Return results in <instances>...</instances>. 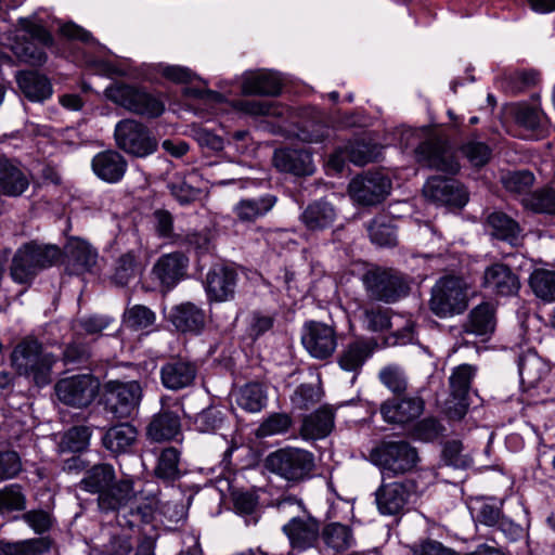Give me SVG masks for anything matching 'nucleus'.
<instances>
[{
  "instance_id": "obj_18",
  "label": "nucleus",
  "mask_w": 555,
  "mask_h": 555,
  "mask_svg": "<svg viewBox=\"0 0 555 555\" xmlns=\"http://www.w3.org/2000/svg\"><path fill=\"white\" fill-rule=\"evenodd\" d=\"M477 373V367L470 364H461L453 369L450 377V393L456 400L454 406L448 408L451 418L461 420L467 412V397L472 387L473 379Z\"/></svg>"
},
{
  "instance_id": "obj_8",
  "label": "nucleus",
  "mask_w": 555,
  "mask_h": 555,
  "mask_svg": "<svg viewBox=\"0 0 555 555\" xmlns=\"http://www.w3.org/2000/svg\"><path fill=\"white\" fill-rule=\"evenodd\" d=\"M59 258L60 249L56 246L28 243L16 250L10 274L16 283L28 284L39 271L51 267Z\"/></svg>"
},
{
  "instance_id": "obj_47",
  "label": "nucleus",
  "mask_w": 555,
  "mask_h": 555,
  "mask_svg": "<svg viewBox=\"0 0 555 555\" xmlns=\"http://www.w3.org/2000/svg\"><path fill=\"white\" fill-rule=\"evenodd\" d=\"M540 82V73L535 69L515 70L505 75L503 87L512 95H517L537 86Z\"/></svg>"
},
{
  "instance_id": "obj_38",
  "label": "nucleus",
  "mask_w": 555,
  "mask_h": 555,
  "mask_svg": "<svg viewBox=\"0 0 555 555\" xmlns=\"http://www.w3.org/2000/svg\"><path fill=\"white\" fill-rule=\"evenodd\" d=\"M374 341L357 339L349 343L338 356L341 370L358 373L374 351Z\"/></svg>"
},
{
  "instance_id": "obj_57",
  "label": "nucleus",
  "mask_w": 555,
  "mask_h": 555,
  "mask_svg": "<svg viewBox=\"0 0 555 555\" xmlns=\"http://www.w3.org/2000/svg\"><path fill=\"white\" fill-rule=\"evenodd\" d=\"M293 420L287 413H272L264 418L256 429L258 438H266L274 435H282L288 431Z\"/></svg>"
},
{
  "instance_id": "obj_49",
  "label": "nucleus",
  "mask_w": 555,
  "mask_h": 555,
  "mask_svg": "<svg viewBox=\"0 0 555 555\" xmlns=\"http://www.w3.org/2000/svg\"><path fill=\"white\" fill-rule=\"evenodd\" d=\"M518 371L522 384L535 386L544 373V363L535 352H528L519 358Z\"/></svg>"
},
{
  "instance_id": "obj_25",
  "label": "nucleus",
  "mask_w": 555,
  "mask_h": 555,
  "mask_svg": "<svg viewBox=\"0 0 555 555\" xmlns=\"http://www.w3.org/2000/svg\"><path fill=\"white\" fill-rule=\"evenodd\" d=\"M424 411L420 397L392 398L380 405L383 418L392 424H406L416 420Z\"/></svg>"
},
{
  "instance_id": "obj_64",
  "label": "nucleus",
  "mask_w": 555,
  "mask_h": 555,
  "mask_svg": "<svg viewBox=\"0 0 555 555\" xmlns=\"http://www.w3.org/2000/svg\"><path fill=\"white\" fill-rule=\"evenodd\" d=\"M463 155L475 167L485 166L491 158V149L483 142L470 140L461 147Z\"/></svg>"
},
{
  "instance_id": "obj_12",
  "label": "nucleus",
  "mask_w": 555,
  "mask_h": 555,
  "mask_svg": "<svg viewBox=\"0 0 555 555\" xmlns=\"http://www.w3.org/2000/svg\"><path fill=\"white\" fill-rule=\"evenodd\" d=\"M142 387L135 382L108 380L103 387L105 410L117 418L131 417L140 405Z\"/></svg>"
},
{
  "instance_id": "obj_31",
  "label": "nucleus",
  "mask_w": 555,
  "mask_h": 555,
  "mask_svg": "<svg viewBox=\"0 0 555 555\" xmlns=\"http://www.w3.org/2000/svg\"><path fill=\"white\" fill-rule=\"evenodd\" d=\"M383 146L365 139L349 142L343 150L337 151L331 158L335 166H340L337 160L348 159L357 166H364L376 162L382 155Z\"/></svg>"
},
{
  "instance_id": "obj_27",
  "label": "nucleus",
  "mask_w": 555,
  "mask_h": 555,
  "mask_svg": "<svg viewBox=\"0 0 555 555\" xmlns=\"http://www.w3.org/2000/svg\"><path fill=\"white\" fill-rule=\"evenodd\" d=\"M91 168L100 180L107 183H117L127 172L128 163L119 152L106 150L93 156Z\"/></svg>"
},
{
  "instance_id": "obj_5",
  "label": "nucleus",
  "mask_w": 555,
  "mask_h": 555,
  "mask_svg": "<svg viewBox=\"0 0 555 555\" xmlns=\"http://www.w3.org/2000/svg\"><path fill=\"white\" fill-rule=\"evenodd\" d=\"M370 459L383 479L408 474L420 461L416 448L406 440H383L371 451Z\"/></svg>"
},
{
  "instance_id": "obj_55",
  "label": "nucleus",
  "mask_w": 555,
  "mask_h": 555,
  "mask_svg": "<svg viewBox=\"0 0 555 555\" xmlns=\"http://www.w3.org/2000/svg\"><path fill=\"white\" fill-rule=\"evenodd\" d=\"M91 357L92 352L88 344L74 340L65 347L62 361L69 369H79L87 366Z\"/></svg>"
},
{
  "instance_id": "obj_34",
  "label": "nucleus",
  "mask_w": 555,
  "mask_h": 555,
  "mask_svg": "<svg viewBox=\"0 0 555 555\" xmlns=\"http://www.w3.org/2000/svg\"><path fill=\"white\" fill-rule=\"evenodd\" d=\"M495 325V307L489 301H483L470 310L463 330L476 336H488L494 332Z\"/></svg>"
},
{
  "instance_id": "obj_4",
  "label": "nucleus",
  "mask_w": 555,
  "mask_h": 555,
  "mask_svg": "<svg viewBox=\"0 0 555 555\" xmlns=\"http://www.w3.org/2000/svg\"><path fill=\"white\" fill-rule=\"evenodd\" d=\"M12 364L20 375L31 378L38 387L47 386L52 380V367L57 358L43 352L41 343L34 337L20 341L12 352Z\"/></svg>"
},
{
  "instance_id": "obj_15",
  "label": "nucleus",
  "mask_w": 555,
  "mask_h": 555,
  "mask_svg": "<svg viewBox=\"0 0 555 555\" xmlns=\"http://www.w3.org/2000/svg\"><path fill=\"white\" fill-rule=\"evenodd\" d=\"M391 181L382 172H366L349 183V194L353 201L363 206L382 203L390 193Z\"/></svg>"
},
{
  "instance_id": "obj_22",
  "label": "nucleus",
  "mask_w": 555,
  "mask_h": 555,
  "mask_svg": "<svg viewBox=\"0 0 555 555\" xmlns=\"http://www.w3.org/2000/svg\"><path fill=\"white\" fill-rule=\"evenodd\" d=\"M481 287L496 296H513L518 293L520 281L509 266L495 262L485 269Z\"/></svg>"
},
{
  "instance_id": "obj_32",
  "label": "nucleus",
  "mask_w": 555,
  "mask_h": 555,
  "mask_svg": "<svg viewBox=\"0 0 555 555\" xmlns=\"http://www.w3.org/2000/svg\"><path fill=\"white\" fill-rule=\"evenodd\" d=\"M334 428V412L323 405L315 412L305 416L300 427V436L305 440H318L327 437Z\"/></svg>"
},
{
  "instance_id": "obj_17",
  "label": "nucleus",
  "mask_w": 555,
  "mask_h": 555,
  "mask_svg": "<svg viewBox=\"0 0 555 555\" xmlns=\"http://www.w3.org/2000/svg\"><path fill=\"white\" fill-rule=\"evenodd\" d=\"M198 365L183 357H172L165 362L159 371L162 385L168 390H182L194 385Z\"/></svg>"
},
{
  "instance_id": "obj_7",
  "label": "nucleus",
  "mask_w": 555,
  "mask_h": 555,
  "mask_svg": "<svg viewBox=\"0 0 555 555\" xmlns=\"http://www.w3.org/2000/svg\"><path fill=\"white\" fill-rule=\"evenodd\" d=\"M106 98L125 109L146 118H157L165 112V103L158 94L145 88L113 83L105 89Z\"/></svg>"
},
{
  "instance_id": "obj_3",
  "label": "nucleus",
  "mask_w": 555,
  "mask_h": 555,
  "mask_svg": "<svg viewBox=\"0 0 555 555\" xmlns=\"http://www.w3.org/2000/svg\"><path fill=\"white\" fill-rule=\"evenodd\" d=\"M18 26L21 29L9 37L10 50L23 63L43 65L48 60L46 49L54 46L53 36L43 25L28 17H21Z\"/></svg>"
},
{
  "instance_id": "obj_58",
  "label": "nucleus",
  "mask_w": 555,
  "mask_h": 555,
  "mask_svg": "<svg viewBox=\"0 0 555 555\" xmlns=\"http://www.w3.org/2000/svg\"><path fill=\"white\" fill-rule=\"evenodd\" d=\"M380 383L396 396H400L408 389V378L404 371L395 364L383 367L378 374Z\"/></svg>"
},
{
  "instance_id": "obj_10",
  "label": "nucleus",
  "mask_w": 555,
  "mask_h": 555,
  "mask_svg": "<svg viewBox=\"0 0 555 555\" xmlns=\"http://www.w3.org/2000/svg\"><path fill=\"white\" fill-rule=\"evenodd\" d=\"M468 306L465 282L456 276H443L431 288L429 309L439 318L463 313Z\"/></svg>"
},
{
  "instance_id": "obj_23",
  "label": "nucleus",
  "mask_w": 555,
  "mask_h": 555,
  "mask_svg": "<svg viewBox=\"0 0 555 555\" xmlns=\"http://www.w3.org/2000/svg\"><path fill=\"white\" fill-rule=\"evenodd\" d=\"M188 267L189 258L181 251H173L160 256L152 273L164 289L170 291L186 276Z\"/></svg>"
},
{
  "instance_id": "obj_45",
  "label": "nucleus",
  "mask_w": 555,
  "mask_h": 555,
  "mask_svg": "<svg viewBox=\"0 0 555 555\" xmlns=\"http://www.w3.org/2000/svg\"><path fill=\"white\" fill-rule=\"evenodd\" d=\"M330 132L331 128L326 122L325 114L314 112L312 117L299 127L297 137L307 143H319L328 138Z\"/></svg>"
},
{
  "instance_id": "obj_35",
  "label": "nucleus",
  "mask_w": 555,
  "mask_h": 555,
  "mask_svg": "<svg viewBox=\"0 0 555 555\" xmlns=\"http://www.w3.org/2000/svg\"><path fill=\"white\" fill-rule=\"evenodd\" d=\"M169 320L178 331L197 334L205 326V312L193 302H182L171 309Z\"/></svg>"
},
{
  "instance_id": "obj_43",
  "label": "nucleus",
  "mask_w": 555,
  "mask_h": 555,
  "mask_svg": "<svg viewBox=\"0 0 555 555\" xmlns=\"http://www.w3.org/2000/svg\"><path fill=\"white\" fill-rule=\"evenodd\" d=\"M268 396L263 384L251 382L240 388L236 403L249 413L260 412L267 405Z\"/></svg>"
},
{
  "instance_id": "obj_52",
  "label": "nucleus",
  "mask_w": 555,
  "mask_h": 555,
  "mask_svg": "<svg viewBox=\"0 0 555 555\" xmlns=\"http://www.w3.org/2000/svg\"><path fill=\"white\" fill-rule=\"evenodd\" d=\"M501 182L504 189L516 195H528V191L533 186L535 177L530 170H514L502 175Z\"/></svg>"
},
{
  "instance_id": "obj_59",
  "label": "nucleus",
  "mask_w": 555,
  "mask_h": 555,
  "mask_svg": "<svg viewBox=\"0 0 555 555\" xmlns=\"http://www.w3.org/2000/svg\"><path fill=\"white\" fill-rule=\"evenodd\" d=\"M124 319L128 327L144 330L155 323L156 315L149 307L134 305L125 311Z\"/></svg>"
},
{
  "instance_id": "obj_37",
  "label": "nucleus",
  "mask_w": 555,
  "mask_h": 555,
  "mask_svg": "<svg viewBox=\"0 0 555 555\" xmlns=\"http://www.w3.org/2000/svg\"><path fill=\"white\" fill-rule=\"evenodd\" d=\"M16 81L22 93L31 102H43L52 95L50 80L35 70L21 72Z\"/></svg>"
},
{
  "instance_id": "obj_30",
  "label": "nucleus",
  "mask_w": 555,
  "mask_h": 555,
  "mask_svg": "<svg viewBox=\"0 0 555 555\" xmlns=\"http://www.w3.org/2000/svg\"><path fill=\"white\" fill-rule=\"evenodd\" d=\"M274 166L283 172L309 176L314 171L311 154L306 150L282 149L274 152Z\"/></svg>"
},
{
  "instance_id": "obj_62",
  "label": "nucleus",
  "mask_w": 555,
  "mask_h": 555,
  "mask_svg": "<svg viewBox=\"0 0 555 555\" xmlns=\"http://www.w3.org/2000/svg\"><path fill=\"white\" fill-rule=\"evenodd\" d=\"M363 321L366 330L371 332H383L391 326L390 310L379 306L363 308Z\"/></svg>"
},
{
  "instance_id": "obj_16",
  "label": "nucleus",
  "mask_w": 555,
  "mask_h": 555,
  "mask_svg": "<svg viewBox=\"0 0 555 555\" xmlns=\"http://www.w3.org/2000/svg\"><path fill=\"white\" fill-rule=\"evenodd\" d=\"M301 341L306 350L320 360L330 358L337 347L334 327L317 321L305 324Z\"/></svg>"
},
{
  "instance_id": "obj_33",
  "label": "nucleus",
  "mask_w": 555,
  "mask_h": 555,
  "mask_svg": "<svg viewBox=\"0 0 555 555\" xmlns=\"http://www.w3.org/2000/svg\"><path fill=\"white\" fill-rule=\"evenodd\" d=\"M282 89L281 79L268 70L247 73L243 77L242 92L249 95L275 96Z\"/></svg>"
},
{
  "instance_id": "obj_2",
  "label": "nucleus",
  "mask_w": 555,
  "mask_h": 555,
  "mask_svg": "<svg viewBox=\"0 0 555 555\" xmlns=\"http://www.w3.org/2000/svg\"><path fill=\"white\" fill-rule=\"evenodd\" d=\"M405 147H415L420 163L449 175H456L460 164L446 140L430 134L426 128L408 129L401 134Z\"/></svg>"
},
{
  "instance_id": "obj_13",
  "label": "nucleus",
  "mask_w": 555,
  "mask_h": 555,
  "mask_svg": "<svg viewBox=\"0 0 555 555\" xmlns=\"http://www.w3.org/2000/svg\"><path fill=\"white\" fill-rule=\"evenodd\" d=\"M416 488L417 485L412 479L390 482L383 479L382 485L375 492V501L379 513L390 516L404 513L416 495Z\"/></svg>"
},
{
  "instance_id": "obj_9",
  "label": "nucleus",
  "mask_w": 555,
  "mask_h": 555,
  "mask_svg": "<svg viewBox=\"0 0 555 555\" xmlns=\"http://www.w3.org/2000/svg\"><path fill=\"white\" fill-rule=\"evenodd\" d=\"M366 295L375 301L393 304L406 296L410 291L406 279L398 271L376 267L362 275Z\"/></svg>"
},
{
  "instance_id": "obj_42",
  "label": "nucleus",
  "mask_w": 555,
  "mask_h": 555,
  "mask_svg": "<svg viewBox=\"0 0 555 555\" xmlns=\"http://www.w3.org/2000/svg\"><path fill=\"white\" fill-rule=\"evenodd\" d=\"M180 418L171 411L156 414L147 427L149 437L157 442L171 440L180 433Z\"/></svg>"
},
{
  "instance_id": "obj_48",
  "label": "nucleus",
  "mask_w": 555,
  "mask_h": 555,
  "mask_svg": "<svg viewBox=\"0 0 555 555\" xmlns=\"http://www.w3.org/2000/svg\"><path fill=\"white\" fill-rule=\"evenodd\" d=\"M533 294L547 302L555 301V271L534 270L529 279Z\"/></svg>"
},
{
  "instance_id": "obj_28",
  "label": "nucleus",
  "mask_w": 555,
  "mask_h": 555,
  "mask_svg": "<svg viewBox=\"0 0 555 555\" xmlns=\"http://www.w3.org/2000/svg\"><path fill=\"white\" fill-rule=\"evenodd\" d=\"M486 228L489 234L499 241L518 246L524 238V230L519 222L504 211H492L487 216Z\"/></svg>"
},
{
  "instance_id": "obj_11",
  "label": "nucleus",
  "mask_w": 555,
  "mask_h": 555,
  "mask_svg": "<svg viewBox=\"0 0 555 555\" xmlns=\"http://www.w3.org/2000/svg\"><path fill=\"white\" fill-rule=\"evenodd\" d=\"M116 145L125 153L144 158L157 151L158 141L151 130L134 119H122L114 131Z\"/></svg>"
},
{
  "instance_id": "obj_54",
  "label": "nucleus",
  "mask_w": 555,
  "mask_h": 555,
  "mask_svg": "<svg viewBox=\"0 0 555 555\" xmlns=\"http://www.w3.org/2000/svg\"><path fill=\"white\" fill-rule=\"evenodd\" d=\"M157 478L173 481L180 477L179 452L176 448H166L162 451L155 467Z\"/></svg>"
},
{
  "instance_id": "obj_56",
  "label": "nucleus",
  "mask_w": 555,
  "mask_h": 555,
  "mask_svg": "<svg viewBox=\"0 0 555 555\" xmlns=\"http://www.w3.org/2000/svg\"><path fill=\"white\" fill-rule=\"evenodd\" d=\"M323 397V389L315 384L299 385L291 397L292 404L295 409L307 411L319 403Z\"/></svg>"
},
{
  "instance_id": "obj_41",
  "label": "nucleus",
  "mask_w": 555,
  "mask_h": 555,
  "mask_svg": "<svg viewBox=\"0 0 555 555\" xmlns=\"http://www.w3.org/2000/svg\"><path fill=\"white\" fill-rule=\"evenodd\" d=\"M53 546L49 537L30 538L18 541L0 540L2 555H43Z\"/></svg>"
},
{
  "instance_id": "obj_14",
  "label": "nucleus",
  "mask_w": 555,
  "mask_h": 555,
  "mask_svg": "<svg viewBox=\"0 0 555 555\" xmlns=\"http://www.w3.org/2000/svg\"><path fill=\"white\" fill-rule=\"evenodd\" d=\"M100 388V382L91 374H78L60 379L55 392L61 402L74 408H85L92 403Z\"/></svg>"
},
{
  "instance_id": "obj_26",
  "label": "nucleus",
  "mask_w": 555,
  "mask_h": 555,
  "mask_svg": "<svg viewBox=\"0 0 555 555\" xmlns=\"http://www.w3.org/2000/svg\"><path fill=\"white\" fill-rule=\"evenodd\" d=\"M98 262L96 250L80 238L69 240L65 246L66 270L70 274L80 275L91 272Z\"/></svg>"
},
{
  "instance_id": "obj_29",
  "label": "nucleus",
  "mask_w": 555,
  "mask_h": 555,
  "mask_svg": "<svg viewBox=\"0 0 555 555\" xmlns=\"http://www.w3.org/2000/svg\"><path fill=\"white\" fill-rule=\"evenodd\" d=\"M276 203L278 197L269 193L257 197H245L234 205L233 214L241 223H254L258 219L266 217Z\"/></svg>"
},
{
  "instance_id": "obj_24",
  "label": "nucleus",
  "mask_w": 555,
  "mask_h": 555,
  "mask_svg": "<svg viewBox=\"0 0 555 555\" xmlns=\"http://www.w3.org/2000/svg\"><path fill=\"white\" fill-rule=\"evenodd\" d=\"M30 178L21 164L0 156V194L9 197H20L29 188Z\"/></svg>"
},
{
  "instance_id": "obj_44",
  "label": "nucleus",
  "mask_w": 555,
  "mask_h": 555,
  "mask_svg": "<svg viewBox=\"0 0 555 555\" xmlns=\"http://www.w3.org/2000/svg\"><path fill=\"white\" fill-rule=\"evenodd\" d=\"M141 494V492L137 491V495ZM139 500L138 496L134 498L135 505L130 508L128 519V525L130 527L139 526L141 524H151L155 519V515L157 513L159 499L154 494H149L146 496H141ZM133 499L130 501L132 502Z\"/></svg>"
},
{
  "instance_id": "obj_60",
  "label": "nucleus",
  "mask_w": 555,
  "mask_h": 555,
  "mask_svg": "<svg viewBox=\"0 0 555 555\" xmlns=\"http://www.w3.org/2000/svg\"><path fill=\"white\" fill-rule=\"evenodd\" d=\"M138 272L137 257L132 251L121 255L116 261L113 281L119 286L128 285Z\"/></svg>"
},
{
  "instance_id": "obj_46",
  "label": "nucleus",
  "mask_w": 555,
  "mask_h": 555,
  "mask_svg": "<svg viewBox=\"0 0 555 555\" xmlns=\"http://www.w3.org/2000/svg\"><path fill=\"white\" fill-rule=\"evenodd\" d=\"M521 205L534 214L555 215V190L551 186L540 188L524 196Z\"/></svg>"
},
{
  "instance_id": "obj_19",
  "label": "nucleus",
  "mask_w": 555,
  "mask_h": 555,
  "mask_svg": "<svg viewBox=\"0 0 555 555\" xmlns=\"http://www.w3.org/2000/svg\"><path fill=\"white\" fill-rule=\"evenodd\" d=\"M423 192L427 198L440 205L463 207L468 201L466 190L454 179L431 177L426 181Z\"/></svg>"
},
{
  "instance_id": "obj_20",
  "label": "nucleus",
  "mask_w": 555,
  "mask_h": 555,
  "mask_svg": "<svg viewBox=\"0 0 555 555\" xmlns=\"http://www.w3.org/2000/svg\"><path fill=\"white\" fill-rule=\"evenodd\" d=\"M237 279V272L231 267L223 264L211 267L205 282L208 299L216 302L232 300L235 295Z\"/></svg>"
},
{
  "instance_id": "obj_51",
  "label": "nucleus",
  "mask_w": 555,
  "mask_h": 555,
  "mask_svg": "<svg viewBox=\"0 0 555 555\" xmlns=\"http://www.w3.org/2000/svg\"><path fill=\"white\" fill-rule=\"evenodd\" d=\"M513 114L518 125L532 131L542 129L546 122V116L543 112L526 102L516 104L513 107Z\"/></svg>"
},
{
  "instance_id": "obj_21",
  "label": "nucleus",
  "mask_w": 555,
  "mask_h": 555,
  "mask_svg": "<svg viewBox=\"0 0 555 555\" xmlns=\"http://www.w3.org/2000/svg\"><path fill=\"white\" fill-rule=\"evenodd\" d=\"M320 521L312 516H294L282 527L292 548L299 551L313 547L320 539Z\"/></svg>"
},
{
  "instance_id": "obj_53",
  "label": "nucleus",
  "mask_w": 555,
  "mask_h": 555,
  "mask_svg": "<svg viewBox=\"0 0 555 555\" xmlns=\"http://www.w3.org/2000/svg\"><path fill=\"white\" fill-rule=\"evenodd\" d=\"M25 508L26 495L21 485L11 483L0 489V515L24 511Z\"/></svg>"
},
{
  "instance_id": "obj_6",
  "label": "nucleus",
  "mask_w": 555,
  "mask_h": 555,
  "mask_svg": "<svg viewBox=\"0 0 555 555\" xmlns=\"http://www.w3.org/2000/svg\"><path fill=\"white\" fill-rule=\"evenodd\" d=\"M264 467L289 482H300L312 475L315 459L308 450L285 447L271 452L264 460Z\"/></svg>"
},
{
  "instance_id": "obj_36",
  "label": "nucleus",
  "mask_w": 555,
  "mask_h": 555,
  "mask_svg": "<svg viewBox=\"0 0 555 555\" xmlns=\"http://www.w3.org/2000/svg\"><path fill=\"white\" fill-rule=\"evenodd\" d=\"M320 538L327 551L343 553L353 547L356 538L350 526L341 522H330L320 530Z\"/></svg>"
},
{
  "instance_id": "obj_39",
  "label": "nucleus",
  "mask_w": 555,
  "mask_h": 555,
  "mask_svg": "<svg viewBox=\"0 0 555 555\" xmlns=\"http://www.w3.org/2000/svg\"><path fill=\"white\" fill-rule=\"evenodd\" d=\"M138 438L137 428L129 423L112 426L102 437L105 449L115 454L129 452Z\"/></svg>"
},
{
  "instance_id": "obj_50",
  "label": "nucleus",
  "mask_w": 555,
  "mask_h": 555,
  "mask_svg": "<svg viewBox=\"0 0 555 555\" xmlns=\"http://www.w3.org/2000/svg\"><path fill=\"white\" fill-rule=\"evenodd\" d=\"M372 243L378 246H393L397 243L395 228L386 216L375 217L366 227Z\"/></svg>"
},
{
  "instance_id": "obj_1",
  "label": "nucleus",
  "mask_w": 555,
  "mask_h": 555,
  "mask_svg": "<svg viewBox=\"0 0 555 555\" xmlns=\"http://www.w3.org/2000/svg\"><path fill=\"white\" fill-rule=\"evenodd\" d=\"M77 488L96 494L98 507L103 514L118 513L137 496L133 479H118L114 466L108 463L94 464L86 469Z\"/></svg>"
},
{
  "instance_id": "obj_63",
  "label": "nucleus",
  "mask_w": 555,
  "mask_h": 555,
  "mask_svg": "<svg viewBox=\"0 0 555 555\" xmlns=\"http://www.w3.org/2000/svg\"><path fill=\"white\" fill-rule=\"evenodd\" d=\"M223 422V413L219 409L210 406L195 416L194 425L201 433H211L220 429Z\"/></svg>"
},
{
  "instance_id": "obj_40",
  "label": "nucleus",
  "mask_w": 555,
  "mask_h": 555,
  "mask_svg": "<svg viewBox=\"0 0 555 555\" xmlns=\"http://www.w3.org/2000/svg\"><path fill=\"white\" fill-rule=\"evenodd\" d=\"M335 219V208L325 201L309 204L300 215L301 222L309 231H323L330 228Z\"/></svg>"
},
{
  "instance_id": "obj_61",
  "label": "nucleus",
  "mask_w": 555,
  "mask_h": 555,
  "mask_svg": "<svg viewBox=\"0 0 555 555\" xmlns=\"http://www.w3.org/2000/svg\"><path fill=\"white\" fill-rule=\"evenodd\" d=\"M91 429L88 426H74L64 435L61 446L63 450L80 452L89 446Z\"/></svg>"
}]
</instances>
